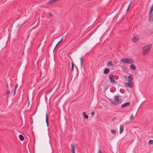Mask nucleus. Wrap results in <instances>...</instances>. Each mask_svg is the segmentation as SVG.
Listing matches in <instances>:
<instances>
[{
    "instance_id": "37",
    "label": "nucleus",
    "mask_w": 153,
    "mask_h": 153,
    "mask_svg": "<svg viewBox=\"0 0 153 153\" xmlns=\"http://www.w3.org/2000/svg\"><path fill=\"white\" fill-rule=\"evenodd\" d=\"M61 42V41H59L58 42L57 44H59V43Z\"/></svg>"
},
{
    "instance_id": "8",
    "label": "nucleus",
    "mask_w": 153,
    "mask_h": 153,
    "mask_svg": "<svg viewBox=\"0 0 153 153\" xmlns=\"http://www.w3.org/2000/svg\"><path fill=\"white\" fill-rule=\"evenodd\" d=\"M130 103L129 102H126L123 104H122L121 105V107L122 108H124L130 105Z\"/></svg>"
},
{
    "instance_id": "4",
    "label": "nucleus",
    "mask_w": 153,
    "mask_h": 153,
    "mask_svg": "<svg viewBox=\"0 0 153 153\" xmlns=\"http://www.w3.org/2000/svg\"><path fill=\"white\" fill-rule=\"evenodd\" d=\"M133 79L131 78V79H128V82L126 83V84L127 85L128 87L131 88H133L134 87L133 83L132 82Z\"/></svg>"
},
{
    "instance_id": "2",
    "label": "nucleus",
    "mask_w": 153,
    "mask_h": 153,
    "mask_svg": "<svg viewBox=\"0 0 153 153\" xmlns=\"http://www.w3.org/2000/svg\"><path fill=\"white\" fill-rule=\"evenodd\" d=\"M119 96L117 95H115L114 96V100L115 102L112 101L111 100H110V102L111 104L114 105H118L119 103L118 101L120 100V102L121 101V100H120L119 98Z\"/></svg>"
},
{
    "instance_id": "3",
    "label": "nucleus",
    "mask_w": 153,
    "mask_h": 153,
    "mask_svg": "<svg viewBox=\"0 0 153 153\" xmlns=\"http://www.w3.org/2000/svg\"><path fill=\"white\" fill-rule=\"evenodd\" d=\"M120 61L125 64H132L134 62L133 60L127 58L122 59Z\"/></svg>"
},
{
    "instance_id": "42",
    "label": "nucleus",
    "mask_w": 153,
    "mask_h": 153,
    "mask_svg": "<svg viewBox=\"0 0 153 153\" xmlns=\"http://www.w3.org/2000/svg\"><path fill=\"white\" fill-rule=\"evenodd\" d=\"M152 21L153 22V19H152Z\"/></svg>"
},
{
    "instance_id": "7",
    "label": "nucleus",
    "mask_w": 153,
    "mask_h": 153,
    "mask_svg": "<svg viewBox=\"0 0 153 153\" xmlns=\"http://www.w3.org/2000/svg\"><path fill=\"white\" fill-rule=\"evenodd\" d=\"M153 11V3L152 6H151L150 10L149 12V21H150L151 20V18L152 17V12Z\"/></svg>"
},
{
    "instance_id": "40",
    "label": "nucleus",
    "mask_w": 153,
    "mask_h": 153,
    "mask_svg": "<svg viewBox=\"0 0 153 153\" xmlns=\"http://www.w3.org/2000/svg\"><path fill=\"white\" fill-rule=\"evenodd\" d=\"M63 40V39L62 38V39H61V40H60V41H61V42Z\"/></svg>"
},
{
    "instance_id": "12",
    "label": "nucleus",
    "mask_w": 153,
    "mask_h": 153,
    "mask_svg": "<svg viewBox=\"0 0 153 153\" xmlns=\"http://www.w3.org/2000/svg\"><path fill=\"white\" fill-rule=\"evenodd\" d=\"M46 122L47 124V126L48 127L49 125L48 119V116L47 114H46Z\"/></svg>"
},
{
    "instance_id": "22",
    "label": "nucleus",
    "mask_w": 153,
    "mask_h": 153,
    "mask_svg": "<svg viewBox=\"0 0 153 153\" xmlns=\"http://www.w3.org/2000/svg\"><path fill=\"white\" fill-rule=\"evenodd\" d=\"M66 66H68V67H69V66L70 65V62H67L66 63Z\"/></svg>"
},
{
    "instance_id": "1",
    "label": "nucleus",
    "mask_w": 153,
    "mask_h": 153,
    "mask_svg": "<svg viewBox=\"0 0 153 153\" xmlns=\"http://www.w3.org/2000/svg\"><path fill=\"white\" fill-rule=\"evenodd\" d=\"M152 45H147L142 47V49L143 51V54L146 55L148 54L149 51L151 49Z\"/></svg>"
},
{
    "instance_id": "20",
    "label": "nucleus",
    "mask_w": 153,
    "mask_h": 153,
    "mask_svg": "<svg viewBox=\"0 0 153 153\" xmlns=\"http://www.w3.org/2000/svg\"><path fill=\"white\" fill-rule=\"evenodd\" d=\"M111 133L112 134H114L116 133V131L115 130L111 129Z\"/></svg>"
},
{
    "instance_id": "11",
    "label": "nucleus",
    "mask_w": 153,
    "mask_h": 153,
    "mask_svg": "<svg viewBox=\"0 0 153 153\" xmlns=\"http://www.w3.org/2000/svg\"><path fill=\"white\" fill-rule=\"evenodd\" d=\"M124 129V126L123 125H121L120 126L119 133L121 134L122 133Z\"/></svg>"
},
{
    "instance_id": "33",
    "label": "nucleus",
    "mask_w": 153,
    "mask_h": 153,
    "mask_svg": "<svg viewBox=\"0 0 153 153\" xmlns=\"http://www.w3.org/2000/svg\"><path fill=\"white\" fill-rule=\"evenodd\" d=\"M58 45H59V44H58L57 43L56 44V46H55V48H54V50H53V52H54V50H55V48L56 47L58 46Z\"/></svg>"
},
{
    "instance_id": "36",
    "label": "nucleus",
    "mask_w": 153,
    "mask_h": 153,
    "mask_svg": "<svg viewBox=\"0 0 153 153\" xmlns=\"http://www.w3.org/2000/svg\"><path fill=\"white\" fill-rule=\"evenodd\" d=\"M29 104H30V102H28V107L29 105Z\"/></svg>"
},
{
    "instance_id": "39",
    "label": "nucleus",
    "mask_w": 153,
    "mask_h": 153,
    "mask_svg": "<svg viewBox=\"0 0 153 153\" xmlns=\"http://www.w3.org/2000/svg\"><path fill=\"white\" fill-rule=\"evenodd\" d=\"M6 87L7 88H8V85L7 84V85L6 86Z\"/></svg>"
},
{
    "instance_id": "10",
    "label": "nucleus",
    "mask_w": 153,
    "mask_h": 153,
    "mask_svg": "<svg viewBox=\"0 0 153 153\" xmlns=\"http://www.w3.org/2000/svg\"><path fill=\"white\" fill-rule=\"evenodd\" d=\"M71 152L72 153H75V149L74 144L73 143L71 144Z\"/></svg>"
},
{
    "instance_id": "9",
    "label": "nucleus",
    "mask_w": 153,
    "mask_h": 153,
    "mask_svg": "<svg viewBox=\"0 0 153 153\" xmlns=\"http://www.w3.org/2000/svg\"><path fill=\"white\" fill-rule=\"evenodd\" d=\"M12 90L13 88H10L9 89L8 88H7V91L6 93V96L8 97L10 94V91H12Z\"/></svg>"
},
{
    "instance_id": "14",
    "label": "nucleus",
    "mask_w": 153,
    "mask_h": 153,
    "mask_svg": "<svg viewBox=\"0 0 153 153\" xmlns=\"http://www.w3.org/2000/svg\"><path fill=\"white\" fill-rule=\"evenodd\" d=\"M109 72V69L108 68H105L104 70V73L105 74H107Z\"/></svg>"
},
{
    "instance_id": "29",
    "label": "nucleus",
    "mask_w": 153,
    "mask_h": 153,
    "mask_svg": "<svg viewBox=\"0 0 153 153\" xmlns=\"http://www.w3.org/2000/svg\"><path fill=\"white\" fill-rule=\"evenodd\" d=\"M74 66H75V67H76V65H75L73 62H71V67H74Z\"/></svg>"
},
{
    "instance_id": "32",
    "label": "nucleus",
    "mask_w": 153,
    "mask_h": 153,
    "mask_svg": "<svg viewBox=\"0 0 153 153\" xmlns=\"http://www.w3.org/2000/svg\"><path fill=\"white\" fill-rule=\"evenodd\" d=\"M16 90L14 89L13 95H15V93H16Z\"/></svg>"
},
{
    "instance_id": "23",
    "label": "nucleus",
    "mask_w": 153,
    "mask_h": 153,
    "mask_svg": "<svg viewBox=\"0 0 153 153\" xmlns=\"http://www.w3.org/2000/svg\"><path fill=\"white\" fill-rule=\"evenodd\" d=\"M114 64L115 65V66H117L116 64L117 63V61L115 60H114L113 62Z\"/></svg>"
},
{
    "instance_id": "35",
    "label": "nucleus",
    "mask_w": 153,
    "mask_h": 153,
    "mask_svg": "<svg viewBox=\"0 0 153 153\" xmlns=\"http://www.w3.org/2000/svg\"><path fill=\"white\" fill-rule=\"evenodd\" d=\"M55 3L57 1L59 0H53Z\"/></svg>"
},
{
    "instance_id": "28",
    "label": "nucleus",
    "mask_w": 153,
    "mask_h": 153,
    "mask_svg": "<svg viewBox=\"0 0 153 153\" xmlns=\"http://www.w3.org/2000/svg\"><path fill=\"white\" fill-rule=\"evenodd\" d=\"M91 115L93 116L94 114V111H92L91 112Z\"/></svg>"
},
{
    "instance_id": "5",
    "label": "nucleus",
    "mask_w": 153,
    "mask_h": 153,
    "mask_svg": "<svg viewBox=\"0 0 153 153\" xmlns=\"http://www.w3.org/2000/svg\"><path fill=\"white\" fill-rule=\"evenodd\" d=\"M109 79H110V82L111 83H115L117 82L114 78V76L112 74H110L109 76Z\"/></svg>"
},
{
    "instance_id": "34",
    "label": "nucleus",
    "mask_w": 153,
    "mask_h": 153,
    "mask_svg": "<svg viewBox=\"0 0 153 153\" xmlns=\"http://www.w3.org/2000/svg\"><path fill=\"white\" fill-rule=\"evenodd\" d=\"M49 14L51 17H52V15L51 14L50 12L49 13Z\"/></svg>"
},
{
    "instance_id": "41",
    "label": "nucleus",
    "mask_w": 153,
    "mask_h": 153,
    "mask_svg": "<svg viewBox=\"0 0 153 153\" xmlns=\"http://www.w3.org/2000/svg\"><path fill=\"white\" fill-rule=\"evenodd\" d=\"M76 70H77V71H78L77 68L76 67Z\"/></svg>"
},
{
    "instance_id": "13",
    "label": "nucleus",
    "mask_w": 153,
    "mask_h": 153,
    "mask_svg": "<svg viewBox=\"0 0 153 153\" xmlns=\"http://www.w3.org/2000/svg\"><path fill=\"white\" fill-rule=\"evenodd\" d=\"M54 1L53 0H51L48 1L46 4H52L53 3H54Z\"/></svg>"
},
{
    "instance_id": "30",
    "label": "nucleus",
    "mask_w": 153,
    "mask_h": 153,
    "mask_svg": "<svg viewBox=\"0 0 153 153\" xmlns=\"http://www.w3.org/2000/svg\"><path fill=\"white\" fill-rule=\"evenodd\" d=\"M102 153L101 150L99 149L98 150V153Z\"/></svg>"
},
{
    "instance_id": "25",
    "label": "nucleus",
    "mask_w": 153,
    "mask_h": 153,
    "mask_svg": "<svg viewBox=\"0 0 153 153\" xmlns=\"http://www.w3.org/2000/svg\"><path fill=\"white\" fill-rule=\"evenodd\" d=\"M134 118V117H133V114H132L131 115L129 119H133Z\"/></svg>"
},
{
    "instance_id": "6",
    "label": "nucleus",
    "mask_w": 153,
    "mask_h": 153,
    "mask_svg": "<svg viewBox=\"0 0 153 153\" xmlns=\"http://www.w3.org/2000/svg\"><path fill=\"white\" fill-rule=\"evenodd\" d=\"M140 39L139 36L138 35H135L132 38V40L133 42H137Z\"/></svg>"
},
{
    "instance_id": "18",
    "label": "nucleus",
    "mask_w": 153,
    "mask_h": 153,
    "mask_svg": "<svg viewBox=\"0 0 153 153\" xmlns=\"http://www.w3.org/2000/svg\"><path fill=\"white\" fill-rule=\"evenodd\" d=\"M131 2H132V1H131V0H130V3L128 6V8L127 9H126V12L127 13H128V10L130 8V5H131Z\"/></svg>"
},
{
    "instance_id": "17",
    "label": "nucleus",
    "mask_w": 153,
    "mask_h": 153,
    "mask_svg": "<svg viewBox=\"0 0 153 153\" xmlns=\"http://www.w3.org/2000/svg\"><path fill=\"white\" fill-rule=\"evenodd\" d=\"M19 137L20 140L21 141H23L24 140V138L23 136L21 134H20L19 135Z\"/></svg>"
},
{
    "instance_id": "26",
    "label": "nucleus",
    "mask_w": 153,
    "mask_h": 153,
    "mask_svg": "<svg viewBox=\"0 0 153 153\" xmlns=\"http://www.w3.org/2000/svg\"><path fill=\"white\" fill-rule=\"evenodd\" d=\"M18 83H16V85H15V88H14V89L15 90H16V88H17L18 86Z\"/></svg>"
},
{
    "instance_id": "21",
    "label": "nucleus",
    "mask_w": 153,
    "mask_h": 153,
    "mask_svg": "<svg viewBox=\"0 0 153 153\" xmlns=\"http://www.w3.org/2000/svg\"><path fill=\"white\" fill-rule=\"evenodd\" d=\"M148 143L149 144H153V140H149Z\"/></svg>"
},
{
    "instance_id": "16",
    "label": "nucleus",
    "mask_w": 153,
    "mask_h": 153,
    "mask_svg": "<svg viewBox=\"0 0 153 153\" xmlns=\"http://www.w3.org/2000/svg\"><path fill=\"white\" fill-rule=\"evenodd\" d=\"M109 65L111 66L112 67L115 66V65L113 64L111 61H110L107 63V66Z\"/></svg>"
},
{
    "instance_id": "15",
    "label": "nucleus",
    "mask_w": 153,
    "mask_h": 153,
    "mask_svg": "<svg viewBox=\"0 0 153 153\" xmlns=\"http://www.w3.org/2000/svg\"><path fill=\"white\" fill-rule=\"evenodd\" d=\"M82 115L83 117L85 119H88V117L87 115L86 114V113L85 112L82 113Z\"/></svg>"
},
{
    "instance_id": "38",
    "label": "nucleus",
    "mask_w": 153,
    "mask_h": 153,
    "mask_svg": "<svg viewBox=\"0 0 153 153\" xmlns=\"http://www.w3.org/2000/svg\"><path fill=\"white\" fill-rule=\"evenodd\" d=\"M74 68H71V71H72L73 70Z\"/></svg>"
},
{
    "instance_id": "27",
    "label": "nucleus",
    "mask_w": 153,
    "mask_h": 153,
    "mask_svg": "<svg viewBox=\"0 0 153 153\" xmlns=\"http://www.w3.org/2000/svg\"><path fill=\"white\" fill-rule=\"evenodd\" d=\"M131 64V65H130L129 67H136L135 65L134 64H133V63Z\"/></svg>"
},
{
    "instance_id": "19",
    "label": "nucleus",
    "mask_w": 153,
    "mask_h": 153,
    "mask_svg": "<svg viewBox=\"0 0 153 153\" xmlns=\"http://www.w3.org/2000/svg\"><path fill=\"white\" fill-rule=\"evenodd\" d=\"M83 58L82 57H81L80 58L81 67H82V64H83Z\"/></svg>"
},
{
    "instance_id": "24",
    "label": "nucleus",
    "mask_w": 153,
    "mask_h": 153,
    "mask_svg": "<svg viewBox=\"0 0 153 153\" xmlns=\"http://www.w3.org/2000/svg\"><path fill=\"white\" fill-rule=\"evenodd\" d=\"M132 75L131 74H130L128 76V77L129 79H131V78L133 79V78L132 77Z\"/></svg>"
},
{
    "instance_id": "31",
    "label": "nucleus",
    "mask_w": 153,
    "mask_h": 153,
    "mask_svg": "<svg viewBox=\"0 0 153 153\" xmlns=\"http://www.w3.org/2000/svg\"><path fill=\"white\" fill-rule=\"evenodd\" d=\"M131 70H135L136 68H130Z\"/></svg>"
}]
</instances>
